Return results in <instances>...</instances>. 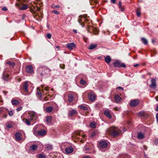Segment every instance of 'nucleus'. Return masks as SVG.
Returning a JSON list of instances; mask_svg holds the SVG:
<instances>
[{"mask_svg": "<svg viewBox=\"0 0 158 158\" xmlns=\"http://www.w3.org/2000/svg\"><path fill=\"white\" fill-rule=\"evenodd\" d=\"M51 71L50 69L46 67H39L38 69V72L40 73L42 76H45L49 74Z\"/></svg>", "mask_w": 158, "mask_h": 158, "instance_id": "1", "label": "nucleus"}, {"mask_svg": "<svg viewBox=\"0 0 158 158\" xmlns=\"http://www.w3.org/2000/svg\"><path fill=\"white\" fill-rule=\"evenodd\" d=\"M108 131L111 135L116 136L118 135L121 131L118 128L111 127L108 129Z\"/></svg>", "mask_w": 158, "mask_h": 158, "instance_id": "2", "label": "nucleus"}, {"mask_svg": "<svg viewBox=\"0 0 158 158\" xmlns=\"http://www.w3.org/2000/svg\"><path fill=\"white\" fill-rule=\"evenodd\" d=\"M73 136L74 139H77V140H79L81 139L80 137H81V141L83 142V140H85L86 136L85 135H82L80 131H77L73 135Z\"/></svg>", "mask_w": 158, "mask_h": 158, "instance_id": "3", "label": "nucleus"}, {"mask_svg": "<svg viewBox=\"0 0 158 158\" xmlns=\"http://www.w3.org/2000/svg\"><path fill=\"white\" fill-rule=\"evenodd\" d=\"M37 127H35L33 129V134L36 136L41 135V136H44L46 135V132L44 130H40L37 131Z\"/></svg>", "mask_w": 158, "mask_h": 158, "instance_id": "4", "label": "nucleus"}, {"mask_svg": "<svg viewBox=\"0 0 158 158\" xmlns=\"http://www.w3.org/2000/svg\"><path fill=\"white\" fill-rule=\"evenodd\" d=\"M28 119L30 121L35 120L37 118V114L35 112H30L28 113Z\"/></svg>", "mask_w": 158, "mask_h": 158, "instance_id": "5", "label": "nucleus"}, {"mask_svg": "<svg viewBox=\"0 0 158 158\" xmlns=\"http://www.w3.org/2000/svg\"><path fill=\"white\" fill-rule=\"evenodd\" d=\"M78 114L77 111L75 109H72L69 110L68 113V116L71 118L77 115Z\"/></svg>", "mask_w": 158, "mask_h": 158, "instance_id": "6", "label": "nucleus"}, {"mask_svg": "<svg viewBox=\"0 0 158 158\" xmlns=\"http://www.w3.org/2000/svg\"><path fill=\"white\" fill-rule=\"evenodd\" d=\"M139 103V99L134 100H132L130 103V105L131 107H134L137 106Z\"/></svg>", "mask_w": 158, "mask_h": 158, "instance_id": "7", "label": "nucleus"}, {"mask_svg": "<svg viewBox=\"0 0 158 158\" xmlns=\"http://www.w3.org/2000/svg\"><path fill=\"white\" fill-rule=\"evenodd\" d=\"M96 96L93 92H90L88 95L89 100L91 101H94L96 98Z\"/></svg>", "mask_w": 158, "mask_h": 158, "instance_id": "8", "label": "nucleus"}, {"mask_svg": "<svg viewBox=\"0 0 158 158\" xmlns=\"http://www.w3.org/2000/svg\"><path fill=\"white\" fill-rule=\"evenodd\" d=\"M15 6H16L19 7V9L20 10H25L28 8V6L26 5H23L22 6L20 7V4L18 3H16Z\"/></svg>", "mask_w": 158, "mask_h": 158, "instance_id": "9", "label": "nucleus"}, {"mask_svg": "<svg viewBox=\"0 0 158 158\" xmlns=\"http://www.w3.org/2000/svg\"><path fill=\"white\" fill-rule=\"evenodd\" d=\"M41 88L42 89L43 88V85H41ZM36 94H38L41 97L42 94H44V92L42 89V90H41L38 87L37 88V91L36 92Z\"/></svg>", "mask_w": 158, "mask_h": 158, "instance_id": "10", "label": "nucleus"}, {"mask_svg": "<svg viewBox=\"0 0 158 158\" xmlns=\"http://www.w3.org/2000/svg\"><path fill=\"white\" fill-rule=\"evenodd\" d=\"M66 46L69 49L71 50L76 47V45L74 43H71L67 44Z\"/></svg>", "mask_w": 158, "mask_h": 158, "instance_id": "11", "label": "nucleus"}, {"mask_svg": "<svg viewBox=\"0 0 158 158\" xmlns=\"http://www.w3.org/2000/svg\"><path fill=\"white\" fill-rule=\"evenodd\" d=\"M23 89L24 90V91L26 93H27L28 92V85L27 84V82H25L23 85Z\"/></svg>", "mask_w": 158, "mask_h": 158, "instance_id": "12", "label": "nucleus"}, {"mask_svg": "<svg viewBox=\"0 0 158 158\" xmlns=\"http://www.w3.org/2000/svg\"><path fill=\"white\" fill-rule=\"evenodd\" d=\"M156 80L154 79H152L151 81V84L150 87L152 88H155L156 86Z\"/></svg>", "mask_w": 158, "mask_h": 158, "instance_id": "13", "label": "nucleus"}, {"mask_svg": "<svg viewBox=\"0 0 158 158\" xmlns=\"http://www.w3.org/2000/svg\"><path fill=\"white\" fill-rule=\"evenodd\" d=\"M26 72L28 73H32L33 72L32 67L31 65L27 66L26 67Z\"/></svg>", "mask_w": 158, "mask_h": 158, "instance_id": "14", "label": "nucleus"}, {"mask_svg": "<svg viewBox=\"0 0 158 158\" xmlns=\"http://www.w3.org/2000/svg\"><path fill=\"white\" fill-rule=\"evenodd\" d=\"M15 137L16 139L17 140H20L22 139V134L19 132H17L15 134Z\"/></svg>", "mask_w": 158, "mask_h": 158, "instance_id": "15", "label": "nucleus"}, {"mask_svg": "<svg viewBox=\"0 0 158 158\" xmlns=\"http://www.w3.org/2000/svg\"><path fill=\"white\" fill-rule=\"evenodd\" d=\"M99 145L101 148H104L107 147V144L106 142L102 141L99 143Z\"/></svg>", "mask_w": 158, "mask_h": 158, "instance_id": "16", "label": "nucleus"}, {"mask_svg": "<svg viewBox=\"0 0 158 158\" xmlns=\"http://www.w3.org/2000/svg\"><path fill=\"white\" fill-rule=\"evenodd\" d=\"M65 151L67 154H69L72 153L73 151V149L72 147L66 148L65 149Z\"/></svg>", "mask_w": 158, "mask_h": 158, "instance_id": "17", "label": "nucleus"}, {"mask_svg": "<svg viewBox=\"0 0 158 158\" xmlns=\"http://www.w3.org/2000/svg\"><path fill=\"white\" fill-rule=\"evenodd\" d=\"M104 114L110 119L112 118V116L110 114V112L107 110H106L104 111Z\"/></svg>", "mask_w": 158, "mask_h": 158, "instance_id": "18", "label": "nucleus"}, {"mask_svg": "<svg viewBox=\"0 0 158 158\" xmlns=\"http://www.w3.org/2000/svg\"><path fill=\"white\" fill-rule=\"evenodd\" d=\"M137 137L139 139H143L144 137V134L141 132L139 133L137 135Z\"/></svg>", "mask_w": 158, "mask_h": 158, "instance_id": "19", "label": "nucleus"}, {"mask_svg": "<svg viewBox=\"0 0 158 158\" xmlns=\"http://www.w3.org/2000/svg\"><path fill=\"white\" fill-rule=\"evenodd\" d=\"M105 60L106 63L109 64L110 62L111 59L109 56H107L105 58Z\"/></svg>", "mask_w": 158, "mask_h": 158, "instance_id": "20", "label": "nucleus"}, {"mask_svg": "<svg viewBox=\"0 0 158 158\" xmlns=\"http://www.w3.org/2000/svg\"><path fill=\"white\" fill-rule=\"evenodd\" d=\"M73 99V97L71 94H69L68 95V101L70 102H72Z\"/></svg>", "mask_w": 158, "mask_h": 158, "instance_id": "21", "label": "nucleus"}, {"mask_svg": "<svg viewBox=\"0 0 158 158\" xmlns=\"http://www.w3.org/2000/svg\"><path fill=\"white\" fill-rule=\"evenodd\" d=\"M6 64L9 65L11 67H13L15 65V63L14 62H12L10 61H7L6 62Z\"/></svg>", "mask_w": 158, "mask_h": 158, "instance_id": "22", "label": "nucleus"}, {"mask_svg": "<svg viewBox=\"0 0 158 158\" xmlns=\"http://www.w3.org/2000/svg\"><path fill=\"white\" fill-rule=\"evenodd\" d=\"M114 98L115 101L117 102L120 101L121 99V98L120 97V96L118 95H115Z\"/></svg>", "mask_w": 158, "mask_h": 158, "instance_id": "23", "label": "nucleus"}, {"mask_svg": "<svg viewBox=\"0 0 158 158\" xmlns=\"http://www.w3.org/2000/svg\"><path fill=\"white\" fill-rule=\"evenodd\" d=\"M121 63L118 61H116L114 63V64L115 67H120Z\"/></svg>", "mask_w": 158, "mask_h": 158, "instance_id": "24", "label": "nucleus"}, {"mask_svg": "<svg viewBox=\"0 0 158 158\" xmlns=\"http://www.w3.org/2000/svg\"><path fill=\"white\" fill-rule=\"evenodd\" d=\"M97 46V45L96 44H91L89 48V49L92 50L95 49Z\"/></svg>", "mask_w": 158, "mask_h": 158, "instance_id": "25", "label": "nucleus"}, {"mask_svg": "<svg viewBox=\"0 0 158 158\" xmlns=\"http://www.w3.org/2000/svg\"><path fill=\"white\" fill-rule=\"evenodd\" d=\"M13 105H19V102L16 100H12L11 101Z\"/></svg>", "mask_w": 158, "mask_h": 158, "instance_id": "26", "label": "nucleus"}, {"mask_svg": "<svg viewBox=\"0 0 158 158\" xmlns=\"http://www.w3.org/2000/svg\"><path fill=\"white\" fill-rule=\"evenodd\" d=\"M142 41L143 42L144 45H146L148 44L147 40L145 38H142L141 39Z\"/></svg>", "mask_w": 158, "mask_h": 158, "instance_id": "27", "label": "nucleus"}, {"mask_svg": "<svg viewBox=\"0 0 158 158\" xmlns=\"http://www.w3.org/2000/svg\"><path fill=\"white\" fill-rule=\"evenodd\" d=\"M9 74H6V73H4L3 74V78L5 80H7L9 78Z\"/></svg>", "mask_w": 158, "mask_h": 158, "instance_id": "28", "label": "nucleus"}, {"mask_svg": "<svg viewBox=\"0 0 158 158\" xmlns=\"http://www.w3.org/2000/svg\"><path fill=\"white\" fill-rule=\"evenodd\" d=\"M30 120L28 119V118H27V119H23V121L24 123L28 125H29L30 124Z\"/></svg>", "mask_w": 158, "mask_h": 158, "instance_id": "29", "label": "nucleus"}, {"mask_svg": "<svg viewBox=\"0 0 158 158\" xmlns=\"http://www.w3.org/2000/svg\"><path fill=\"white\" fill-rule=\"evenodd\" d=\"M136 13L137 15L139 17H140L141 15V12L140 10V8H138L137 10H136Z\"/></svg>", "mask_w": 158, "mask_h": 158, "instance_id": "30", "label": "nucleus"}, {"mask_svg": "<svg viewBox=\"0 0 158 158\" xmlns=\"http://www.w3.org/2000/svg\"><path fill=\"white\" fill-rule=\"evenodd\" d=\"M118 5H119V8L120 9V10L122 11H124V7H123L121 5V2L120 1L119 2Z\"/></svg>", "mask_w": 158, "mask_h": 158, "instance_id": "31", "label": "nucleus"}, {"mask_svg": "<svg viewBox=\"0 0 158 158\" xmlns=\"http://www.w3.org/2000/svg\"><path fill=\"white\" fill-rule=\"evenodd\" d=\"M53 109V108L52 106H50L47 107L46 109V110L47 112L49 113L52 111Z\"/></svg>", "mask_w": 158, "mask_h": 158, "instance_id": "32", "label": "nucleus"}, {"mask_svg": "<svg viewBox=\"0 0 158 158\" xmlns=\"http://www.w3.org/2000/svg\"><path fill=\"white\" fill-rule=\"evenodd\" d=\"M80 107L81 109L83 110H88V107L86 106H83L82 105H80L79 106Z\"/></svg>", "mask_w": 158, "mask_h": 158, "instance_id": "33", "label": "nucleus"}, {"mask_svg": "<svg viewBox=\"0 0 158 158\" xmlns=\"http://www.w3.org/2000/svg\"><path fill=\"white\" fill-rule=\"evenodd\" d=\"M6 128L7 129H10L12 127V125L10 123H7L5 125Z\"/></svg>", "mask_w": 158, "mask_h": 158, "instance_id": "34", "label": "nucleus"}, {"mask_svg": "<svg viewBox=\"0 0 158 158\" xmlns=\"http://www.w3.org/2000/svg\"><path fill=\"white\" fill-rule=\"evenodd\" d=\"M37 146L36 145H33L31 147V149L33 150H35L37 148Z\"/></svg>", "mask_w": 158, "mask_h": 158, "instance_id": "35", "label": "nucleus"}, {"mask_svg": "<svg viewBox=\"0 0 158 158\" xmlns=\"http://www.w3.org/2000/svg\"><path fill=\"white\" fill-rule=\"evenodd\" d=\"M46 121L48 123H50L51 121V117L50 116H47Z\"/></svg>", "mask_w": 158, "mask_h": 158, "instance_id": "36", "label": "nucleus"}, {"mask_svg": "<svg viewBox=\"0 0 158 158\" xmlns=\"http://www.w3.org/2000/svg\"><path fill=\"white\" fill-rule=\"evenodd\" d=\"M38 156L39 158H46V156L41 154H38Z\"/></svg>", "mask_w": 158, "mask_h": 158, "instance_id": "37", "label": "nucleus"}, {"mask_svg": "<svg viewBox=\"0 0 158 158\" xmlns=\"http://www.w3.org/2000/svg\"><path fill=\"white\" fill-rule=\"evenodd\" d=\"M80 83L81 85H85L86 84V81H85L83 80V79H81L80 81Z\"/></svg>", "mask_w": 158, "mask_h": 158, "instance_id": "38", "label": "nucleus"}, {"mask_svg": "<svg viewBox=\"0 0 158 158\" xmlns=\"http://www.w3.org/2000/svg\"><path fill=\"white\" fill-rule=\"evenodd\" d=\"M89 126L92 128H94L96 127V124L93 123H91Z\"/></svg>", "mask_w": 158, "mask_h": 158, "instance_id": "39", "label": "nucleus"}, {"mask_svg": "<svg viewBox=\"0 0 158 158\" xmlns=\"http://www.w3.org/2000/svg\"><path fill=\"white\" fill-rule=\"evenodd\" d=\"M7 112H8V114L10 116H11L13 115V111H9V110H7Z\"/></svg>", "mask_w": 158, "mask_h": 158, "instance_id": "40", "label": "nucleus"}, {"mask_svg": "<svg viewBox=\"0 0 158 158\" xmlns=\"http://www.w3.org/2000/svg\"><path fill=\"white\" fill-rule=\"evenodd\" d=\"M7 109L5 108H0V113L4 112L5 110H6Z\"/></svg>", "mask_w": 158, "mask_h": 158, "instance_id": "41", "label": "nucleus"}, {"mask_svg": "<svg viewBox=\"0 0 158 158\" xmlns=\"http://www.w3.org/2000/svg\"><path fill=\"white\" fill-rule=\"evenodd\" d=\"M52 13H54L56 15H59L60 13L59 11L56 10H52Z\"/></svg>", "mask_w": 158, "mask_h": 158, "instance_id": "42", "label": "nucleus"}, {"mask_svg": "<svg viewBox=\"0 0 158 158\" xmlns=\"http://www.w3.org/2000/svg\"><path fill=\"white\" fill-rule=\"evenodd\" d=\"M83 17V16L81 15H80L79 16V19L78 20V22L79 23H81V22L82 21V20L81 19V18Z\"/></svg>", "mask_w": 158, "mask_h": 158, "instance_id": "43", "label": "nucleus"}, {"mask_svg": "<svg viewBox=\"0 0 158 158\" xmlns=\"http://www.w3.org/2000/svg\"><path fill=\"white\" fill-rule=\"evenodd\" d=\"M51 36H52V35L51 34H50L49 33H48L47 34V38H48V39H51Z\"/></svg>", "mask_w": 158, "mask_h": 158, "instance_id": "44", "label": "nucleus"}, {"mask_svg": "<svg viewBox=\"0 0 158 158\" xmlns=\"http://www.w3.org/2000/svg\"><path fill=\"white\" fill-rule=\"evenodd\" d=\"M144 114V113L143 112H140L139 113L138 115L139 116H142Z\"/></svg>", "mask_w": 158, "mask_h": 158, "instance_id": "45", "label": "nucleus"}, {"mask_svg": "<svg viewBox=\"0 0 158 158\" xmlns=\"http://www.w3.org/2000/svg\"><path fill=\"white\" fill-rule=\"evenodd\" d=\"M22 108L23 107L22 106H20L19 108H17L16 109V110L17 112H19L22 110Z\"/></svg>", "mask_w": 158, "mask_h": 158, "instance_id": "46", "label": "nucleus"}, {"mask_svg": "<svg viewBox=\"0 0 158 158\" xmlns=\"http://www.w3.org/2000/svg\"><path fill=\"white\" fill-rule=\"evenodd\" d=\"M114 110L116 111H120V109L119 107H115L114 108Z\"/></svg>", "mask_w": 158, "mask_h": 158, "instance_id": "47", "label": "nucleus"}, {"mask_svg": "<svg viewBox=\"0 0 158 158\" xmlns=\"http://www.w3.org/2000/svg\"><path fill=\"white\" fill-rule=\"evenodd\" d=\"M126 65L124 63L121 64L120 67H123L125 68L126 67Z\"/></svg>", "mask_w": 158, "mask_h": 158, "instance_id": "48", "label": "nucleus"}, {"mask_svg": "<svg viewBox=\"0 0 158 158\" xmlns=\"http://www.w3.org/2000/svg\"><path fill=\"white\" fill-rule=\"evenodd\" d=\"M60 67L61 69H64V64H60Z\"/></svg>", "mask_w": 158, "mask_h": 158, "instance_id": "49", "label": "nucleus"}, {"mask_svg": "<svg viewBox=\"0 0 158 158\" xmlns=\"http://www.w3.org/2000/svg\"><path fill=\"white\" fill-rule=\"evenodd\" d=\"M154 143L156 145H157L158 144V139H156L154 141Z\"/></svg>", "mask_w": 158, "mask_h": 158, "instance_id": "50", "label": "nucleus"}, {"mask_svg": "<svg viewBox=\"0 0 158 158\" xmlns=\"http://www.w3.org/2000/svg\"><path fill=\"white\" fill-rule=\"evenodd\" d=\"M2 10L3 11H6L7 10V9L6 7H4L2 8Z\"/></svg>", "mask_w": 158, "mask_h": 158, "instance_id": "51", "label": "nucleus"}, {"mask_svg": "<svg viewBox=\"0 0 158 158\" xmlns=\"http://www.w3.org/2000/svg\"><path fill=\"white\" fill-rule=\"evenodd\" d=\"M49 89V88L48 87H46L44 88V89L45 91H48Z\"/></svg>", "mask_w": 158, "mask_h": 158, "instance_id": "52", "label": "nucleus"}, {"mask_svg": "<svg viewBox=\"0 0 158 158\" xmlns=\"http://www.w3.org/2000/svg\"><path fill=\"white\" fill-rule=\"evenodd\" d=\"M60 7V6L59 5H56L54 6L53 7V8H59Z\"/></svg>", "mask_w": 158, "mask_h": 158, "instance_id": "53", "label": "nucleus"}, {"mask_svg": "<svg viewBox=\"0 0 158 158\" xmlns=\"http://www.w3.org/2000/svg\"><path fill=\"white\" fill-rule=\"evenodd\" d=\"M82 158H90V157L88 156H83Z\"/></svg>", "mask_w": 158, "mask_h": 158, "instance_id": "54", "label": "nucleus"}, {"mask_svg": "<svg viewBox=\"0 0 158 158\" xmlns=\"http://www.w3.org/2000/svg\"><path fill=\"white\" fill-rule=\"evenodd\" d=\"M117 89H122L123 90V87H118L116 88Z\"/></svg>", "mask_w": 158, "mask_h": 158, "instance_id": "55", "label": "nucleus"}, {"mask_svg": "<svg viewBox=\"0 0 158 158\" xmlns=\"http://www.w3.org/2000/svg\"><path fill=\"white\" fill-rule=\"evenodd\" d=\"M49 99L47 97H45L44 98V100L45 101H47Z\"/></svg>", "mask_w": 158, "mask_h": 158, "instance_id": "56", "label": "nucleus"}, {"mask_svg": "<svg viewBox=\"0 0 158 158\" xmlns=\"http://www.w3.org/2000/svg\"><path fill=\"white\" fill-rule=\"evenodd\" d=\"M111 2L112 3L114 4L116 0H111Z\"/></svg>", "mask_w": 158, "mask_h": 158, "instance_id": "57", "label": "nucleus"}, {"mask_svg": "<svg viewBox=\"0 0 158 158\" xmlns=\"http://www.w3.org/2000/svg\"><path fill=\"white\" fill-rule=\"evenodd\" d=\"M7 116V114H5L3 115V116H2V117L3 118H6Z\"/></svg>", "mask_w": 158, "mask_h": 158, "instance_id": "58", "label": "nucleus"}, {"mask_svg": "<svg viewBox=\"0 0 158 158\" xmlns=\"http://www.w3.org/2000/svg\"><path fill=\"white\" fill-rule=\"evenodd\" d=\"M156 118L157 120L158 121V113H157V114H156Z\"/></svg>", "mask_w": 158, "mask_h": 158, "instance_id": "59", "label": "nucleus"}, {"mask_svg": "<svg viewBox=\"0 0 158 158\" xmlns=\"http://www.w3.org/2000/svg\"><path fill=\"white\" fill-rule=\"evenodd\" d=\"M155 98L156 101L158 102V95Z\"/></svg>", "mask_w": 158, "mask_h": 158, "instance_id": "60", "label": "nucleus"}, {"mask_svg": "<svg viewBox=\"0 0 158 158\" xmlns=\"http://www.w3.org/2000/svg\"><path fill=\"white\" fill-rule=\"evenodd\" d=\"M81 25L82 26V27H84V23L82 22L81 23Z\"/></svg>", "mask_w": 158, "mask_h": 158, "instance_id": "61", "label": "nucleus"}, {"mask_svg": "<svg viewBox=\"0 0 158 158\" xmlns=\"http://www.w3.org/2000/svg\"><path fill=\"white\" fill-rule=\"evenodd\" d=\"M73 32L75 33H77V31L76 30H73Z\"/></svg>", "mask_w": 158, "mask_h": 158, "instance_id": "62", "label": "nucleus"}, {"mask_svg": "<svg viewBox=\"0 0 158 158\" xmlns=\"http://www.w3.org/2000/svg\"><path fill=\"white\" fill-rule=\"evenodd\" d=\"M85 151H87V150H89V148H85Z\"/></svg>", "mask_w": 158, "mask_h": 158, "instance_id": "63", "label": "nucleus"}, {"mask_svg": "<svg viewBox=\"0 0 158 158\" xmlns=\"http://www.w3.org/2000/svg\"><path fill=\"white\" fill-rule=\"evenodd\" d=\"M156 110L158 112V105H157V107H156Z\"/></svg>", "mask_w": 158, "mask_h": 158, "instance_id": "64", "label": "nucleus"}]
</instances>
